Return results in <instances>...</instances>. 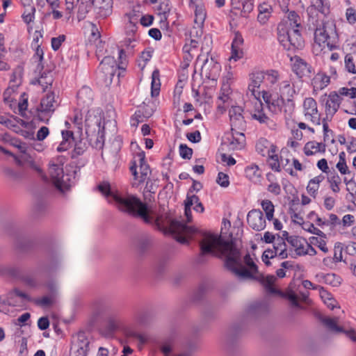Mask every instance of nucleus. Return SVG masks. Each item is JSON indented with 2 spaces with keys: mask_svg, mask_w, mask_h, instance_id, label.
Masks as SVG:
<instances>
[{
  "mask_svg": "<svg viewBox=\"0 0 356 356\" xmlns=\"http://www.w3.org/2000/svg\"><path fill=\"white\" fill-rule=\"evenodd\" d=\"M200 249L202 254H213L224 256L226 268L238 277L255 279L259 282L268 293H280L274 286L277 277L273 275L266 276L257 275L258 267L250 254H245L243 258V261L248 268L240 264V252L232 241H225L220 236L207 234L200 242Z\"/></svg>",
  "mask_w": 356,
  "mask_h": 356,
  "instance_id": "nucleus-1",
  "label": "nucleus"
},
{
  "mask_svg": "<svg viewBox=\"0 0 356 356\" xmlns=\"http://www.w3.org/2000/svg\"><path fill=\"white\" fill-rule=\"evenodd\" d=\"M97 188L107 198H111L120 211L134 217H139L145 222H152V218L149 214L147 204L137 197L132 195L122 196L118 193H113L111 191L110 184L106 181L99 184Z\"/></svg>",
  "mask_w": 356,
  "mask_h": 356,
  "instance_id": "nucleus-2",
  "label": "nucleus"
},
{
  "mask_svg": "<svg viewBox=\"0 0 356 356\" xmlns=\"http://www.w3.org/2000/svg\"><path fill=\"white\" fill-rule=\"evenodd\" d=\"M300 21V16L295 11H289L278 24L277 40L286 50L298 49L304 47V40L299 30Z\"/></svg>",
  "mask_w": 356,
  "mask_h": 356,
  "instance_id": "nucleus-3",
  "label": "nucleus"
},
{
  "mask_svg": "<svg viewBox=\"0 0 356 356\" xmlns=\"http://www.w3.org/2000/svg\"><path fill=\"white\" fill-rule=\"evenodd\" d=\"M339 49V39L334 29L317 28L314 32L313 51L316 55L325 54Z\"/></svg>",
  "mask_w": 356,
  "mask_h": 356,
  "instance_id": "nucleus-4",
  "label": "nucleus"
},
{
  "mask_svg": "<svg viewBox=\"0 0 356 356\" xmlns=\"http://www.w3.org/2000/svg\"><path fill=\"white\" fill-rule=\"evenodd\" d=\"M130 171L134 176L132 184L134 186H139L149 178L150 169L145 161L144 152L141 151L134 156L132 165L130 166Z\"/></svg>",
  "mask_w": 356,
  "mask_h": 356,
  "instance_id": "nucleus-5",
  "label": "nucleus"
},
{
  "mask_svg": "<svg viewBox=\"0 0 356 356\" xmlns=\"http://www.w3.org/2000/svg\"><path fill=\"white\" fill-rule=\"evenodd\" d=\"M49 173L52 183L58 189L61 191L68 189L70 184L67 181V179H65L62 164L54 163L51 161Z\"/></svg>",
  "mask_w": 356,
  "mask_h": 356,
  "instance_id": "nucleus-6",
  "label": "nucleus"
},
{
  "mask_svg": "<svg viewBox=\"0 0 356 356\" xmlns=\"http://www.w3.org/2000/svg\"><path fill=\"white\" fill-rule=\"evenodd\" d=\"M288 243L293 247L296 254L314 256L316 254L315 249L307 240L298 236H290L287 238Z\"/></svg>",
  "mask_w": 356,
  "mask_h": 356,
  "instance_id": "nucleus-7",
  "label": "nucleus"
},
{
  "mask_svg": "<svg viewBox=\"0 0 356 356\" xmlns=\"http://www.w3.org/2000/svg\"><path fill=\"white\" fill-rule=\"evenodd\" d=\"M94 94L92 89L88 86H83L77 92V106L81 109H86L87 114L85 118L86 125L89 126V118L88 114L90 113V106L93 103Z\"/></svg>",
  "mask_w": 356,
  "mask_h": 356,
  "instance_id": "nucleus-8",
  "label": "nucleus"
},
{
  "mask_svg": "<svg viewBox=\"0 0 356 356\" xmlns=\"http://www.w3.org/2000/svg\"><path fill=\"white\" fill-rule=\"evenodd\" d=\"M302 108L306 120L310 121L314 125L321 124V114L318 113L317 102L314 98H305L303 101Z\"/></svg>",
  "mask_w": 356,
  "mask_h": 356,
  "instance_id": "nucleus-9",
  "label": "nucleus"
},
{
  "mask_svg": "<svg viewBox=\"0 0 356 356\" xmlns=\"http://www.w3.org/2000/svg\"><path fill=\"white\" fill-rule=\"evenodd\" d=\"M229 117L231 130H245L246 122L243 116V109L241 106L232 105L229 109Z\"/></svg>",
  "mask_w": 356,
  "mask_h": 356,
  "instance_id": "nucleus-10",
  "label": "nucleus"
},
{
  "mask_svg": "<svg viewBox=\"0 0 356 356\" xmlns=\"http://www.w3.org/2000/svg\"><path fill=\"white\" fill-rule=\"evenodd\" d=\"M275 92L280 95L282 102L285 100L292 102L294 95L296 94L295 86L289 77L282 78L281 81H279L277 90Z\"/></svg>",
  "mask_w": 356,
  "mask_h": 356,
  "instance_id": "nucleus-11",
  "label": "nucleus"
},
{
  "mask_svg": "<svg viewBox=\"0 0 356 356\" xmlns=\"http://www.w3.org/2000/svg\"><path fill=\"white\" fill-rule=\"evenodd\" d=\"M169 230L178 242L184 244L188 242L187 236L191 233L192 229L181 222L173 220L169 225Z\"/></svg>",
  "mask_w": 356,
  "mask_h": 356,
  "instance_id": "nucleus-12",
  "label": "nucleus"
},
{
  "mask_svg": "<svg viewBox=\"0 0 356 356\" xmlns=\"http://www.w3.org/2000/svg\"><path fill=\"white\" fill-rule=\"evenodd\" d=\"M117 68H122L120 65H118L113 56H105L101 61L98 70L103 74L105 79H111L115 74Z\"/></svg>",
  "mask_w": 356,
  "mask_h": 356,
  "instance_id": "nucleus-13",
  "label": "nucleus"
},
{
  "mask_svg": "<svg viewBox=\"0 0 356 356\" xmlns=\"http://www.w3.org/2000/svg\"><path fill=\"white\" fill-rule=\"evenodd\" d=\"M247 222L255 231H261L266 226V218L259 209H252L248 213Z\"/></svg>",
  "mask_w": 356,
  "mask_h": 356,
  "instance_id": "nucleus-14",
  "label": "nucleus"
},
{
  "mask_svg": "<svg viewBox=\"0 0 356 356\" xmlns=\"http://www.w3.org/2000/svg\"><path fill=\"white\" fill-rule=\"evenodd\" d=\"M189 8L194 13V22L202 27L207 17V11L203 0H190Z\"/></svg>",
  "mask_w": 356,
  "mask_h": 356,
  "instance_id": "nucleus-15",
  "label": "nucleus"
},
{
  "mask_svg": "<svg viewBox=\"0 0 356 356\" xmlns=\"http://www.w3.org/2000/svg\"><path fill=\"white\" fill-rule=\"evenodd\" d=\"M325 96L327 97L325 102L326 118H332L339 110L342 98L335 91L331 92L327 96L326 95Z\"/></svg>",
  "mask_w": 356,
  "mask_h": 356,
  "instance_id": "nucleus-16",
  "label": "nucleus"
},
{
  "mask_svg": "<svg viewBox=\"0 0 356 356\" xmlns=\"http://www.w3.org/2000/svg\"><path fill=\"white\" fill-rule=\"evenodd\" d=\"M259 98L260 97L255 98V101L253 104V108L250 113L252 118L258 121L261 124H265L268 126H270L273 121L265 113L263 103Z\"/></svg>",
  "mask_w": 356,
  "mask_h": 356,
  "instance_id": "nucleus-17",
  "label": "nucleus"
},
{
  "mask_svg": "<svg viewBox=\"0 0 356 356\" xmlns=\"http://www.w3.org/2000/svg\"><path fill=\"white\" fill-rule=\"evenodd\" d=\"M291 60L293 62L292 71L298 78L308 76L312 73V66L300 57L294 56L291 58Z\"/></svg>",
  "mask_w": 356,
  "mask_h": 356,
  "instance_id": "nucleus-18",
  "label": "nucleus"
},
{
  "mask_svg": "<svg viewBox=\"0 0 356 356\" xmlns=\"http://www.w3.org/2000/svg\"><path fill=\"white\" fill-rule=\"evenodd\" d=\"M264 71H256L250 74V83L248 86V91L254 98L260 97V91L259 88L261 84L264 83Z\"/></svg>",
  "mask_w": 356,
  "mask_h": 356,
  "instance_id": "nucleus-19",
  "label": "nucleus"
},
{
  "mask_svg": "<svg viewBox=\"0 0 356 356\" xmlns=\"http://www.w3.org/2000/svg\"><path fill=\"white\" fill-rule=\"evenodd\" d=\"M57 99L54 92L47 93L40 101V111L44 113H54L59 105Z\"/></svg>",
  "mask_w": 356,
  "mask_h": 356,
  "instance_id": "nucleus-20",
  "label": "nucleus"
},
{
  "mask_svg": "<svg viewBox=\"0 0 356 356\" xmlns=\"http://www.w3.org/2000/svg\"><path fill=\"white\" fill-rule=\"evenodd\" d=\"M92 3L99 17L106 18L111 15L113 0H92Z\"/></svg>",
  "mask_w": 356,
  "mask_h": 356,
  "instance_id": "nucleus-21",
  "label": "nucleus"
},
{
  "mask_svg": "<svg viewBox=\"0 0 356 356\" xmlns=\"http://www.w3.org/2000/svg\"><path fill=\"white\" fill-rule=\"evenodd\" d=\"M221 66L220 63L215 61L212 57L210 59L208 56L203 60L202 65V72H204L206 76L213 79L220 71Z\"/></svg>",
  "mask_w": 356,
  "mask_h": 356,
  "instance_id": "nucleus-22",
  "label": "nucleus"
},
{
  "mask_svg": "<svg viewBox=\"0 0 356 356\" xmlns=\"http://www.w3.org/2000/svg\"><path fill=\"white\" fill-rule=\"evenodd\" d=\"M89 341L83 334L78 335V342L74 345L70 356H87L89 350Z\"/></svg>",
  "mask_w": 356,
  "mask_h": 356,
  "instance_id": "nucleus-23",
  "label": "nucleus"
},
{
  "mask_svg": "<svg viewBox=\"0 0 356 356\" xmlns=\"http://www.w3.org/2000/svg\"><path fill=\"white\" fill-rule=\"evenodd\" d=\"M264 85L273 91L277 90V84L281 81L283 77H280V73L277 70H270L264 72Z\"/></svg>",
  "mask_w": 356,
  "mask_h": 356,
  "instance_id": "nucleus-24",
  "label": "nucleus"
},
{
  "mask_svg": "<svg viewBox=\"0 0 356 356\" xmlns=\"http://www.w3.org/2000/svg\"><path fill=\"white\" fill-rule=\"evenodd\" d=\"M256 151L262 156L270 155L271 152H277V147L266 138H261L256 143Z\"/></svg>",
  "mask_w": 356,
  "mask_h": 356,
  "instance_id": "nucleus-25",
  "label": "nucleus"
},
{
  "mask_svg": "<svg viewBox=\"0 0 356 356\" xmlns=\"http://www.w3.org/2000/svg\"><path fill=\"white\" fill-rule=\"evenodd\" d=\"M330 83V76L325 73H318L312 80L313 94L325 89Z\"/></svg>",
  "mask_w": 356,
  "mask_h": 356,
  "instance_id": "nucleus-26",
  "label": "nucleus"
},
{
  "mask_svg": "<svg viewBox=\"0 0 356 356\" xmlns=\"http://www.w3.org/2000/svg\"><path fill=\"white\" fill-rule=\"evenodd\" d=\"M233 9L241 10L243 17H247L254 8V0H231Z\"/></svg>",
  "mask_w": 356,
  "mask_h": 356,
  "instance_id": "nucleus-27",
  "label": "nucleus"
},
{
  "mask_svg": "<svg viewBox=\"0 0 356 356\" xmlns=\"http://www.w3.org/2000/svg\"><path fill=\"white\" fill-rule=\"evenodd\" d=\"M326 145L324 143H318L315 140L309 141L305 143L303 147L304 154L309 156L316 155L318 153H325Z\"/></svg>",
  "mask_w": 356,
  "mask_h": 356,
  "instance_id": "nucleus-28",
  "label": "nucleus"
},
{
  "mask_svg": "<svg viewBox=\"0 0 356 356\" xmlns=\"http://www.w3.org/2000/svg\"><path fill=\"white\" fill-rule=\"evenodd\" d=\"M243 131L232 130V138L229 139L230 147L233 149H241L245 144V137Z\"/></svg>",
  "mask_w": 356,
  "mask_h": 356,
  "instance_id": "nucleus-29",
  "label": "nucleus"
},
{
  "mask_svg": "<svg viewBox=\"0 0 356 356\" xmlns=\"http://www.w3.org/2000/svg\"><path fill=\"white\" fill-rule=\"evenodd\" d=\"M257 20L261 24H266L271 16L273 8L267 3H261L259 7Z\"/></svg>",
  "mask_w": 356,
  "mask_h": 356,
  "instance_id": "nucleus-30",
  "label": "nucleus"
},
{
  "mask_svg": "<svg viewBox=\"0 0 356 356\" xmlns=\"http://www.w3.org/2000/svg\"><path fill=\"white\" fill-rule=\"evenodd\" d=\"M327 181L329 183L330 188L334 193H338L341 191V178L334 170L329 172L327 175Z\"/></svg>",
  "mask_w": 356,
  "mask_h": 356,
  "instance_id": "nucleus-31",
  "label": "nucleus"
},
{
  "mask_svg": "<svg viewBox=\"0 0 356 356\" xmlns=\"http://www.w3.org/2000/svg\"><path fill=\"white\" fill-rule=\"evenodd\" d=\"M325 177L319 175L310 179L307 186V193L313 197H316L320 187V184L324 180Z\"/></svg>",
  "mask_w": 356,
  "mask_h": 356,
  "instance_id": "nucleus-32",
  "label": "nucleus"
},
{
  "mask_svg": "<svg viewBox=\"0 0 356 356\" xmlns=\"http://www.w3.org/2000/svg\"><path fill=\"white\" fill-rule=\"evenodd\" d=\"M63 141L57 147L59 152H65L70 149L71 143L74 140V134L72 131H62Z\"/></svg>",
  "mask_w": 356,
  "mask_h": 356,
  "instance_id": "nucleus-33",
  "label": "nucleus"
},
{
  "mask_svg": "<svg viewBox=\"0 0 356 356\" xmlns=\"http://www.w3.org/2000/svg\"><path fill=\"white\" fill-rule=\"evenodd\" d=\"M161 88L160 72L158 69H155L152 74L151 82V95L152 97H157L159 95Z\"/></svg>",
  "mask_w": 356,
  "mask_h": 356,
  "instance_id": "nucleus-34",
  "label": "nucleus"
},
{
  "mask_svg": "<svg viewBox=\"0 0 356 356\" xmlns=\"http://www.w3.org/2000/svg\"><path fill=\"white\" fill-rule=\"evenodd\" d=\"M320 296L323 302L331 310L334 309L338 305L337 300L333 298L331 293L325 290L323 287L319 289Z\"/></svg>",
  "mask_w": 356,
  "mask_h": 356,
  "instance_id": "nucleus-35",
  "label": "nucleus"
},
{
  "mask_svg": "<svg viewBox=\"0 0 356 356\" xmlns=\"http://www.w3.org/2000/svg\"><path fill=\"white\" fill-rule=\"evenodd\" d=\"M245 177L251 181H257L261 177V172L257 165L251 164L245 169Z\"/></svg>",
  "mask_w": 356,
  "mask_h": 356,
  "instance_id": "nucleus-36",
  "label": "nucleus"
},
{
  "mask_svg": "<svg viewBox=\"0 0 356 356\" xmlns=\"http://www.w3.org/2000/svg\"><path fill=\"white\" fill-rule=\"evenodd\" d=\"M286 244L282 238H277L276 242L274 244L273 249L275 250V254L277 257H279L281 259L287 258L288 252L286 249Z\"/></svg>",
  "mask_w": 356,
  "mask_h": 356,
  "instance_id": "nucleus-37",
  "label": "nucleus"
},
{
  "mask_svg": "<svg viewBox=\"0 0 356 356\" xmlns=\"http://www.w3.org/2000/svg\"><path fill=\"white\" fill-rule=\"evenodd\" d=\"M321 321L331 331L336 332H343V328L337 325L338 318L321 317Z\"/></svg>",
  "mask_w": 356,
  "mask_h": 356,
  "instance_id": "nucleus-38",
  "label": "nucleus"
},
{
  "mask_svg": "<svg viewBox=\"0 0 356 356\" xmlns=\"http://www.w3.org/2000/svg\"><path fill=\"white\" fill-rule=\"evenodd\" d=\"M325 234L323 233L321 236H312L309 238V244L317 246L321 250L326 253L328 252L327 243L325 241Z\"/></svg>",
  "mask_w": 356,
  "mask_h": 356,
  "instance_id": "nucleus-39",
  "label": "nucleus"
},
{
  "mask_svg": "<svg viewBox=\"0 0 356 356\" xmlns=\"http://www.w3.org/2000/svg\"><path fill=\"white\" fill-rule=\"evenodd\" d=\"M54 81L52 74L49 72L41 74L36 82L42 87L43 91H45L49 86H51Z\"/></svg>",
  "mask_w": 356,
  "mask_h": 356,
  "instance_id": "nucleus-40",
  "label": "nucleus"
},
{
  "mask_svg": "<svg viewBox=\"0 0 356 356\" xmlns=\"http://www.w3.org/2000/svg\"><path fill=\"white\" fill-rule=\"evenodd\" d=\"M232 102L230 97L228 94H225V92H222L220 97H218V110L221 113L225 111V110L232 106Z\"/></svg>",
  "mask_w": 356,
  "mask_h": 356,
  "instance_id": "nucleus-41",
  "label": "nucleus"
},
{
  "mask_svg": "<svg viewBox=\"0 0 356 356\" xmlns=\"http://www.w3.org/2000/svg\"><path fill=\"white\" fill-rule=\"evenodd\" d=\"M268 164L270 169L275 172H280L282 168L280 167L281 158L279 159L277 152H271L268 155Z\"/></svg>",
  "mask_w": 356,
  "mask_h": 356,
  "instance_id": "nucleus-42",
  "label": "nucleus"
},
{
  "mask_svg": "<svg viewBox=\"0 0 356 356\" xmlns=\"http://www.w3.org/2000/svg\"><path fill=\"white\" fill-rule=\"evenodd\" d=\"M261 205L266 213V218L269 221L273 220L275 207L273 202L269 200H264L261 201Z\"/></svg>",
  "mask_w": 356,
  "mask_h": 356,
  "instance_id": "nucleus-43",
  "label": "nucleus"
},
{
  "mask_svg": "<svg viewBox=\"0 0 356 356\" xmlns=\"http://www.w3.org/2000/svg\"><path fill=\"white\" fill-rule=\"evenodd\" d=\"M106 327L109 332L118 329L121 325L120 318L117 315H111L106 318Z\"/></svg>",
  "mask_w": 356,
  "mask_h": 356,
  "instance_id": "nucleus-44",
  "label": "nucleus"
},
{
  "mask_svg": "<svg viewBox=\"0 0 356 356\" xmlns=\"http://www.w3.org/2000/svg\"><path fill=\"white\" fill-rule=\"evenodd\" d=\"M266 177L268 180L270 181V184L267 187L268 191L275 195H280L281 193V187L277 182L273 181L275 176L273 174L268 173Z\"/></svg>",
  "mask_w": 356,
  "mask_h": 356,
  "instance_id": "nucleus-45",
  "label": "nucleus"
},
{
  "mask_svg": "<svg viewBox=\"0 0 356 356\" xmlns=\"http://www.w3.org/2000/svg\"><path fill=\"white\" fill-rule=\"evenodd\" d=\"M83 111H86V109H81L79 107L76 108L74 111V115L72 119V122L77 127L78 129H82L83 113Z\"/></svg>",
  "mask_w": 356,
  "mask_h": 356,
  "instance_id": "nucleus-46",
  "label": "nucleus"
},
{
  "mask_svg": "<svg viewBox=\"0 0 356 356\" xmlns=\"http://www.w3.org/2000/svg\"><path fill=\"white\" fill-rule=\"evenodd\" d=\"M321 124H323L324 143H326L328 141H331L332 143H334V139L333 138V131L329 129V126H328L326 118H323L321 120Z\"/></svg>",
  "mask_w": 356,
  "mask_h": 356,
  "instance_id": "nucleus-47",
  "label": "nucleus"
},
{
  "mask_svg": "<svg viewBox=\"0 0 356 356\" xmlns=\"http://www.w3.org/2000/svg\"><path fill=\"white\" fill-rule=\"evenodd\" d=\"M336 167L341 175L350 173L345 159V153L343 152L339 154V160L337 163Z\"/></svg>",
  "mask_w": 356,
  "mask_h": 356,
  "instance_id": "nucleus-48",
  "label": "nucleus"
},
{
  "mask_svg": "<svg viewBox=\"0 0 356 356\" xmlns=\"http://www.w3.org/2000/svg\"><path fill=\"white\" fill-rule=\"evenodd\" d=\"M344 65L346 70L350 74H356V67L353 57L350 54L346 55L344 58Z\"/></svg>",
  "mask_w": 356,
  "mask_h": 356,
  "instance_id": "nucleus-49",
  "label": "nucleus"
},
{
  "mask_svg": "<svg viewBox=\"0 0 356 356\" xmlns=\"http://www.w3.org/2000/svg\"><path fill=\"white\" fill-rule=\"evenodd\" d=\"M33 302L40 307H49L54 304V296H43L41 298H34Z\"/></svg>",
  "mask_w": 356,
  "mask_h": 356,
  "instance_id": "nucleus-50",
  "label": "nucleus"
},
{
  "mask_svg": "<svg viewBox=\"0 0 356 356\" xmlns=\"http://www.w3.org/2000/svg\"><path fill=\"white\" fill-rule=\"evenodd\" d=\"M35 12V8L34 6H29L25 8L24 12L23 13L22 17L24 22L26 24H29L34 19V15Z\"/></svg>",
  "mask_w": 356,
  "mask_h": 356,
  "instance_id": "nucleus-51",
  "label": "nucleus"
},
{
  "mask_svg": "<svg viewBox=\"0 0 356 356\" xmlns=\"http://www.w3.org/2000/svg\"><path fill=\"white\" fill-rule=\"evenodd\" d=\"M17 122L19 123L22 127H26L28 125V122L24 120L10 115L8 117L4 126L10 129L11 127Z\"/></svg>",
  "mask_w": 356,
  "mask_h": 356,
  "instance_id": "nucleus-52",
  "label": "nucleus"
},
{
  "mask_svg": "<svg viewBox=\"0 0 356 356\" xmlns=\"http://www.w3.org/2000/svg\"><path fill=\"white\" fill-rule=\"evenodd\" d=\"M33 48H35V52L33 55V59L35 62H38V69H42L43 65L42 64V61L43 60L44 57V51L43 49L41 48L40 46L38 47H33Z\"/></svg>",
  "mask_w": 356,
  "mask_h": 356,
  "instance_id": "nucleus-53",
  "label": "nucleus"
},
{
  "mask_svg": "<svg viewBox=\"0 0 356 356\" xmlns=\"http://www.w3.org/2000/svg\"><path fill=\"white\" fill-rule=\"evenodd\" d=\"M125 18L131 24H138L140 21V14L139 11L133 10L125 14Z\"/></svg>",
  "mask_w": 356,
  "mask_h": 356,
  "instance_id": "nucleus-54",
  "label": "nucleus"
},
{
  "mask_svg": "<svg viewBox=\"0 0 356 356\" xmlns=\"http://www.w3.org/2000/svg\"><path fill=\"white\" fill-rule=\"evenodd\" d=\"M193 154V149L185 144L179 145V155L182 159H190Z\"/></svg>",
  "mask_w": 356,
  "mask_h": 356,
  "instance_id": "nucleus-55",
  "label": "nucleus"
},
{
  "mask_svg": "<svg viewBox=\"0 0 356 356\" xmlns=\"http://www.w3.org/2000/svg\"><path fill=\"white\" fill-rule=\"evenodd\" d=\"M216 182L218 184H219L221 187L227 188L229 185V176L222 172H218V177L216 179Z\"/></svg>",
  "mask_w": 356,
  "mask_h": 356,
  "instance_id": "nucleus-56",
  "label": "nucleus"
},
{
  "mask_svg": "<svg viewBox=\"0 0 356 356\" xmlns=\"http://www.w3.org/2000/svg\"><path fill=\"white\" fill-rule=\"evenodd\" d=\"M343 182L346 186L347 191L354 197L356 195V182L353 179H348L346 177L343 179Z\"/></svg>",
  "mask_w": 356,
  "mask_h": 356,
  "instance_id": "nucleus-57",
  "label": "nucleus"
},
{
  "mask_svg": "<svg viewBox=\"0 0 356 356\" xmlns=\"http://www.w3.org/2000/svg\"><path fill=\"white\" fill-rule=\"evenodd\" d=\"M289 163L290 160L289 159H284L282 156H281L280 167L282 166L285 171L287 172L290 175L296 176L297 173L293 170V168L291 167V164Z\"/></svg>",
  "mask_w": 356,
  "mask_h": 356,
  "instance_id": "nucleus-58",
  "label": "nucleus"
},
{
  "mask_svg": "<svg viewBox=\"0 0 356 356\" xmlns=\"http://www.w3.org/2000/svg\"><path fill=\"white\" fill-rule=\"evenodd\" d=\"M65 40V35H60L58 37L52 38L51 40V48L54 51H57L60 49L63 42Z\"/></svg>",
  "mask_w": 356,
  "mask_h": 356,
  "instance_id": "nucleus-59",
  "label": "nucleus"
},
{
  "mask_svg": "<svg viewBox=\"0 0 356 356\" xmlns=\"http://www.w3.org/2000/svg\"><path fill=\"white\" fill-rule=\"evenodd\" d=\"M346 18L350 24L356 23V10L353 8H348L346 10Z\"/></svg>",
  "mask_w": 356,
  "mask_h": 356,
  "instance_id": "nucleus-60",
  "label": "nucleus"
},
{
  "mask_svg": "<svg viewBox=\"0 0 356 356\" xmlns=\"http://www.w3.org/2000/svg\"><path fill=\"white\" fill-rule=\"evenodd\" d=\"M303 229L310 233L314 234L318 236H321L323 234V232L321 231L319 229L316 227L314 224L310 222L303 223L302 226Z\"/></svg>",
  "mask_w": 356,
  "mask_h": 356,
  "instance_id": "nucleus-61",
  "label": "nucleus"
},
{
  "mask_svg": "<svg viewBox=\"0 0 356 356\" xmlns=\"http://www.w3.org/2000/svg\"><path fill=\"white\" fill-rule=\"evenodd\" d=\"M243 56V51L241 49V47L238 48H234L232 47V52L231 56L229 57V60L237 61L238 60L241 59Z\"/></svg>",
  "mask_w": 356,
  "mask_h": 356,
  "instance_id": "nucleus-62",
  "label": "nucleus"
},
{
  "mask_svg": "<svg viewBox=\"0 0 356 356\" xmlns=\"http://www.w3.org/2000/svg\"><path fill=\"white\" fill-rule=\"evenodd\" d=\"M79 1V0H65V10L69 14V17L72 15L73 10Z\"/></svg>",
  "mask_w": 356,
  "mask_h": 356,
  "instance_id": "nucleus-63",
  "label": "nucleus"
},
{
  "mask_svg": "<svg viewBox=\"0 0 356 356\" xmlns=\"http://www.w3.org/2000/svg\"><path fill=\"white\" fill-rule=\"evenodd\" d=\"M143 121V112L140 110H138L135 112L131 119V124L132 126H138L140 122Z\"/></svg>",
  "mask_w": 356,
  "mask_h": 356,
  "instance_id": "nucleus-64",
  "label": "nucleus"
}]
</instances>
